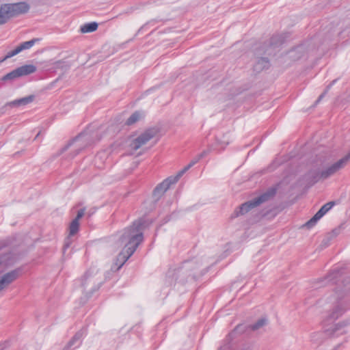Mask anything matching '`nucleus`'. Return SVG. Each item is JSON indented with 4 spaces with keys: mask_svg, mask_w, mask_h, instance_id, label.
I'll return each instance as SVG.
<instances>
[{
    "mask_svg": "<svg viewBox=\"0 0 350 350\" xmlns=\"http://www.w3.org/2000/svg\"><path fill=\"white\" fill-rule=\"evenodd\" d=\"M141 221H135L133 225L126 228L119 239L118 244L124 248L118 254L115 262L116 270L120 269L127 260L133 255L138 245L143 241V234L141 232Z\"/></svg>",
    "mask_w": 350,
    "mask_h": 350,
    "instance_id": "nucleus-1",
    "label": "nucleus"
},
{
    "mask_svg": "<svg viewBox=\"0 0 350 350\" xmlns=\"http://www.w3.org/2000/svg\"><path fill=\"white\" fill-rule=\"evenodd\" d=\"M332 296L334 301L332 309V317H340L347 310L350 302V276L345 277L337 284Z\"/></svg>",
    "mask_w": 350,
    "mask_h": 350,
    "instance_id": "nucleus-2",
    "label": "nucleus"
},
{
    "mask_svg": "<svg viewBox=\"0 0 350 350\" xmlns=\"http://www.w3.org/2000/svg\"><path fill=\"white\" fill-rule=\"evenodd\" d=\"M349 162L350 152L336 162L321 171H310L308 174V180L311 184H314L320 180H326L343 169Z\"/></svg>",
    "mask_w": 350,
    "mask_h": 350,
    "instance_id": "nucleus-3",
    "label": "nucleus"
},
{
    "mask_svg": "<svg viewBox=\"0 0 350 350\" xmlns=\"http://www.w3.org/2000/svg\"><path fill=\"white\" fill-rule=\"evenodd\" d=\"M30 10L26 1L3 3L0 5V26L8 23L12 18L27 14Z\"/></svg>",
    "mask_w": 350,
    "mask_h": 350,
    "instance_id": "nucleus-4",
    "label": "nucleus"
},
{
    "mask_svg": "<svg viewBox=\"0 0 350 350\" xmlns=\"http://www.w3.org/2000/svg\"><path fill=\"white\" fill-rule=\"evenodd\" d=\"M285 36L282 33H275L259 46L258 55H273L275 54V49L279 47L284 41Z\"/></svg>",
    "mask_w": 350,
    "mask_h": 350,
    "instance_id": "nucleus-5",
    "label": "nucleus"
},
{
    "mask_svg": "<svg viewBox=\"0 0 350 350\" xmlns=\"http://www.w3.org/2000/svg\"><path fill=\"white\" fill-rule=\"evenodd\" d=\"M332 317V310L322 322L323 333L327 337H332L335 335L342 334L343 325L340 323H335L334 321L338 318Z\"/></svg>",
    "mask_w": 350,
    "mask_h": 350,
    "instance_id": "nucleus-6",
    "label": "nucleus"
},
{
    "mask_svg": "<svg viewBox=\"0 0 350 350\" xmlns=\"http://www.w3.org/2000/svg\"><path fill=\"white\" fill-rule=\"evenodd\" d=\"M36 71V67L35 66L32 64L24 65L6 74L1 80L4 82L12 83L21 77L27 76Z\"/></svg>",
    "mask_w": 350,
    "mask_h": 350,
    "instance_id": "nucleus-7",
    "label": "nucleus"
},
{
    "mask_svg": "<svg viewBox=\"0 0 350 350\" xmlns=\"http://www.w3.org/2000/svg\"><path fill=\"white\" fill-rule=\"evenodd\" d=\"M96 275L94 271H88L81 278V286L88 295L92 294L99 287L100 279Z\"/></svg>",
    "mask_w": 350,
    "mask_h": 350,
    "instance_id": "nucleus-8",
    "label": "nucleus"
},
{
    "mask_svg": "<svg viewBox=\"0 0 350 350\" xmlns=\"http://www.w3.org/2000/svg\"><path fill=\"white\" fill-rule=\"evenodd\" d=\"M159 129L157 128H150L141 133L138 137L133 139L129 146L131 150H137L142 146L145 145L148 141L157 135Z\"/></svg>",
    "mask_w": 350,
    "mask_h": 350,
    "instance_id": "nucleus-9",
    "label": "nucleus"
},
{
    "mask_svg": "<svg viewBox=\"0 0 350 350\" xmlns=\"http://www.w3.org/2000/svg\"><path fill=\"white\" fill-rule=\"evenodd\" d=\"M20 274V269H16L3 274L0 278V293L7 288L12 282L17 280Z\"/></svg>",
    "mask_w": 350,
    "mask_h": 350,
    "instance_id": "nucleus-10",
    "label": "nucleus"
},
{
    "mask_svg": "<svg viewBox=\"0 0 350 350\" xmlns=\"http://www.w3.org/2000/svg\"><path fill=\"white\" fill-rule=\"evenodd\" d=\"M308 53V44H303L291 49L287 53V57L292 61H297L307 57Z\"/></svg>",
    "mask_w": 350,
    "mask_h": 350,
    "instance_id": "nucleus-11",
    "label": "nucleus"
},
{
    "mask_svg": "<svg viewBox=\"0 0 350 350\" xmlns=\"http://www.w3.org/2000/svg\"><path fill=\"white\" fill-rule=\"evenodd\" d=\"M334 205V202H329L324 204L318 212L308 221L305 226L308 228L313 226L316 222L319 220L327 212H328Z\"/></svg>",
    "mask_w": 350,
    "mask_h": 350,
    "instance_id": "nucleus-12",
    "label": "nucleus"
},
{
    "mask_svg": "<svg viewBox=\"0 0 350 350\" xmlns=\"http://www.w3.org/2000/svg\"><path fill=\"white\" fill-rule=\"evenodd\" d=\"M276 193V188L271 187L260 196L254 199L257 206L271 200Z\"/></svg>",
    "mask_w": 350,
    "mask_h": 350,
    "instance_id": "nucleus-13",
    "label": "nucleus"
},
{
    "mask_svg": "<svg viewBox=\"0 0 350 350\" xmlns=\"http://www.w3.org/2000/svg\"><path fill=\"white\" fill-rule=\"evenodd\" d=\"M35 99L34 95H29L28 96L14 100L13 101L8 102L5 104V106L10 107H17L19 106L26 105L29 103H32Z\"/></svg>",
    "mask_w": 350,
    "mask_h": 350,
    "instance_id": "nucleus-14",
    "label": "nucleus"
},
{
    "mask_svg": "<svg viewBox=\"0 0 350 350\" xmlns=\"http://www.w3.org/2000/svg\"><path fill=\"white\" fill-rule=\"evenodd\" d=\"M258 206L255 203L254 199L246 202L243 204H242L237 210L234 211V215L236 217H238L239 215H243L247 212H249L251 209Z\"/></svg>",
    "mask_w": 350,
    "mask_h": 350,
    "instance_id": "nucleus-15",
    "label": "nucleus"
},
{
    "mask_svg": "<svg viewBox=\"0 0 350 350\" xmlns=\"http://www.w3.org/2000/svg\"><path fill=\"white\" fill-rule=\"evenodd\" d=\"M79 229V221H77V219H73L69 226V235L68 238L66 240L65 244H64V248H67L70 246V244L71 243V240L70 239V237L74 236L76 234Z\"/></svg>",
    "mask_w": 350,
    "mask_h": 350,
    "instance_id": "nucleus-16",
    "label": "nucleus"
},
{
    "mask_svg": "<svg viewBox=\"0 0 350 350\" xmlns=\"http://www.w3.org/2000/svg\"><path fill=\"white\" fill-rule=\"evenodd\" d=\"M75 140L79 143V148L77 150L75 154H77L88 146L93 143V141L89 136H78Z\"/></svg>",
    "mask_w": 350,
    "mask_h": 350,
    "instance_id": "nucleus-17",
    "label": "nucleus"
},
{
    "mask_svg": "<svg viewBox=\"0 0 350 350\" xmlns=\"http://www.w3.org/2000/svg\"><path fill=\"white\" fill-rule=\"evenodd\" d=\"M269 67V62L267 57H260L254 66V70L260 72Z\"/></svg>",
    "mask_w": 350,
    "mask_h": 350,
    "instance_id": "nucleus-18",
    "label": "nucleus"
},
{
    "mask_svg": "<svg viewBox=\"0 0 350 350\" xmlns=\"http://www.w3.org/2000/svg\"><path fill=\"white\" fill-rule=\"evenodd\" d=\"M144 116V113L141 111L134 112L126 121V125H132L138 122L139 120L143 118Z\"/></svg>",
    "mask_w": 350,
    "mask_h": 350,
    "instance_id": "nucleus-19",
    "label": "nucleus"
},
{
    "mask_svg": "<svg viewBox=\"0 0 350 350\" xmlns=\"http://www.w3.org/2000/svg\"><path fill=\"white\" fill-rule=\"evenodd\" d=\"M98 28V23L92 22L90 23H86L81 27L80 31L81 33H90L96 31Z\"/></svg>",
    "mask_w": 350,
    "mask_h": 350,
    "instance_id": "nucleus-20",
    "label": "nucleus"
},
{
    "mask_svg": "<svg viewBox=\"0 0 350 350\" xmlns=\"http://www.w3.org/2000/svg\"><path fill=\"white\" fill-rule=\"evenodd\" d=\"M168 183L167 181H163L154 190V195H162L168 189Z\"/></svg>",
    "mask_w": 350,
    "mask_h": 350,
    "instance_id": "nucleus-21",
    "label": "nucleus"
},
{
    "mask_svg": "<svg viewBox=\"0 0 350 350\" xmlns=\"http://www.w3.org/2000/svg\"><path fill=\"white\" fill-rule=\"evenodd\" d=\"M267 323V320L265 319H258L256 323L251 324L248 326V328L252 331H256L263 326H265Z\"/></svg>",
    "mask_w": 350,
    "mask_h": 350,
    "instance_id": "nucleus-22",
    "label": "nucleus"
},
{
    "mask_svg": "<svg viewBox=\"0 0 350 350\" xmlns=\"http://www.w3.org/2000/svg\"><path fill=\"white\" fill-rule=\"evenodd\" d=\"M38 40V38H34L29 41L24 42L19 45V48L21 51L25 49H29L32 47Z\"/></svg>",
    "mask_w": 350,
    "mask_h": 350,
    "instance_id": "nucleus-23",
    "label": "nucleus"
},
{
    "mask_svg": "<svg viewBox=\"0 0 350 350\" xmlns=\"http://www.w3.org/2000/svg\"><path fill=\"white\" fill-rule=\"evenodd\" d=\"M82 337L81 332H77L76 334L72 338V339L68 342L66 346L64 347V349H68L72 345H74L77 341L79 340Z\"/></svg>",
    "mask_w": 350,
    "mask_h": 350,
    "instance_id": "nucleus-24",
    "label": "nucleus"
},
{
    "mask_svg": "<svg viewBox=\"0 0 350 350\" xmlns=\"http://www.w3.org/2000/svg\"><path fill=\"white\" fill-rule=\"evenodd\" d=\"M338 273L336 271H332L327 273L324 278L321 279V281L323 282V284H327L329 282L334 280V279L336 277Z\"/></svg>",
    "mask_w": 350,
    "mask_h": 350,
    "instance_id": "nucleus-25",
    "label": "nucleus"
},
{
    "mask_svg": "<svg viewBox=\"0 0 350 350\" xmlns=\"http://www.w3.org/2000/svg\"><path fill=\"white\" fill-rule=\"evenodd\" d=\"M334 82H335V81H333L329 85H327L325 90L319 96V98L316 101V103L314 104L315 105H317L323 99V98L325 96V94H327V92L330 89L331 86L332 85V84Z\"/></svg>",
    "mask_w": 350,
    "mask_h": 350,
    "instance_id": "nucleus-26",
    "label": "nucleus"
},
{
    "mask_svg": "<svg viewBox=\"0 0 350 350\" xmlns=\"http://www.w3.org/2000/svg\"><path fill=\"white\" fill-rule=\"evenodd\" d=\"M341 226H338V228L334 229L330 233L331 237L333 238L338 235L341 231Z\"/></svg>",
    "mask_w": 350,
    "mask_h": 350,
    "instance_id": "nucleus-27",
    "label": "nucleus"
},
{
    "mask_svg": "<svg viewBox=\"0 0 350 350\" xmlns=\"http://www.w3.org/2000/svg\"><path fill=\"white\" fill-rule=\"evenodd\" d=\"M198 163V159H193L186 167L183 169V171L186 172L189 169H190L193 165Z\"/></svg>",
    "mask_w": 350,
    "mask_h": 350,
    "instance_id": "nucleus-28",
    "label": "nucleus"
},
{
    "mask_svg": "<svg viewBox=\"0 0 350 350\" xmlns=\"http://www.w3.org/2000/svg\"><path fill=\"white\" fill-rule=\"evenodd\" d=\"M319 334V333H312L310 336L311 340H312L314 342H321L323 340L321 338H316V336H317Z\"/></svg>",
    "mask_w": 350,
    "mask_h": 350,
    "instance_id": "nucleus-29",
    "label": "nucleus"
},
{
    "mask_svg": "<svg viewBox=\"0 0 350 350\" xmlns=\"http://www.w3.org/2000/svg\"><path fill=\"white\" fill-rule=\"evenodd\" d=\"M164 181L167 182L168 188H170L171 185L176 183L178 180H177V178H176V177H170V178L165 179Z\"/></svg>",
    "mask_w": 350,
    "mask_h": 350,
    "instance_id": "nucleus-30",
    "label": "nucleus"
},
{
    "mask_svg": "<svg viewBox=\"0 0 350 350\" xmlns=\"http://www.w3.org/2000/svg\"><path fill=\"white\" fill-rule=\"evenodd\" d=\"M85 213V209L82 208L80 209L78 213L77 217L74 219H77V221H79V219L84 215Z\"/></svg>",
    "mask_w": 350,
    "mask_h": 350,
    "instance_id": "nucleus-31",
    "label": "nucleus"
},
{
    "mask_svg": "<svg viewBox=\"0 0 350 350\" xmlns=\"http://www.w3.org/2000/svg\"><path fill=\"white\" fill-rule=\"evenodd\" d=\"M243 332V327L241 325H237L234 329L233 330V332L230 334V335H232L234 334V333L236 332H239V333H241Z\"/></svg>",
    "mask_w": 350,
    "mask_h": 350,
    "instance_id": "nucleus-32",
    "label": "nucleus"
},
{
    "mask_svg": "<svg viewBox=\"0 0 350 350\" xmlns=\"http://www.w3.org/2000/svg\"><path fill=\"white\" fill-rule=\"evenodd\" d=\"M13 56H14V55H13V54L12 53V51H10V52H8V54L4 57V58L0 61V62H4L5 60H6L7 59L10 58V57H13Z\"/></svg>",
    "mask_w": 350,
    "mask_h": 350,
    "instance_id": "nucleus-33",
    "label": "nucleus"
},
{
    "mask_svg": "<svg viewBox=\"0 0 350 350\" xmlns=\"http://www.w3.org/2000/svg\"><path fill=\"white\" fill-rule=\"evenodd\" d=\"M206 151L202 152L200 154H198L194 159H198V162L204 156L206 155Z\"/></svg>",
    "mask_w": 350,
    "mask_h": 350,
    "instance_id": "nucleus-34",
    "label": "nucleus"
},
{
    "mask_svg": "<svg viewBox=\"0 0 350 350\" xmlns=\"http://www.w3.org/2000/svg\"><path fill=\"white\" fill-rule=\"evenodd\" d=\"M20 52H21V51L19 48V46H18L14 50L12 51V53L13 54L14 56L17 55Z\"/></svg>",
    "mask_w": 350,
    "mask_h": 350,
    "instance_id": "nucleus-35",
    "label": "nucleus"
},
{
    "mask_svg": "<svg viewBox=\"0 0 350 350\" xmlns=\"http://www.w3.org/2000/svg\"><path fill=\"white\" fill-rule=\"evenodd\" d=\"M184 173H185V172L184 171H183V170L178 173V174L175 176L176 178H177V180H178L180 177H181Z\"/></svg>",
    "mask_w": 350,
    "mask_h": 350,
    "instance_id": "nucleus-36",
    "label": "nucleus"
},
{
    "mask_svg": "<svg viewBox=\"0 0 350 350\" xmlns=\"http://www.w3.org/2000/svg\"><path fill=\"white\" fill-rule=\"evenodd\" d=\"M184 173H185V172L184 171H183V170L178 173V174L175 176L176 178H177V180H178L180 177H181Z\"/></svg>",
    "mask_w": 350,
    "mask_h": 350,
    "instance_id": "nucleus-37",
    "label": "nucleus"
},
{
    "mask_svg": "<svg viewBox=\"0 0 350 350\" xmlns=\"http://www.w3.org/2000/svg\"><path fill=\"white\" fill-rule=\"evenodd\" d=\"M184 173H185V172L184 171H183V170L178 173V174L175 176L176 178H177V180H178L180 177H181Z\"/></svg>",
    "mask_w": 350,
    "mask_h": 350,
    "instance_id": "nucleus-38",
    "label": "nucleus"
},
{
    "mask_svg": "<svg viewBox=\"0 0 350 350\" xmlns=\"http://www.w3.org/2000/svg\"><path fill=\"white\" fill-rule=\"evenodd\" d=\"M238 350H254L253 348L250 346H247V347H243L240 349H238Z\"/></svg>",
    "mask_w": 350,
    "mask_h": 350,
    "instance_id": "nucleus-39",
    "label": "nucleus"
}]
</instances>
